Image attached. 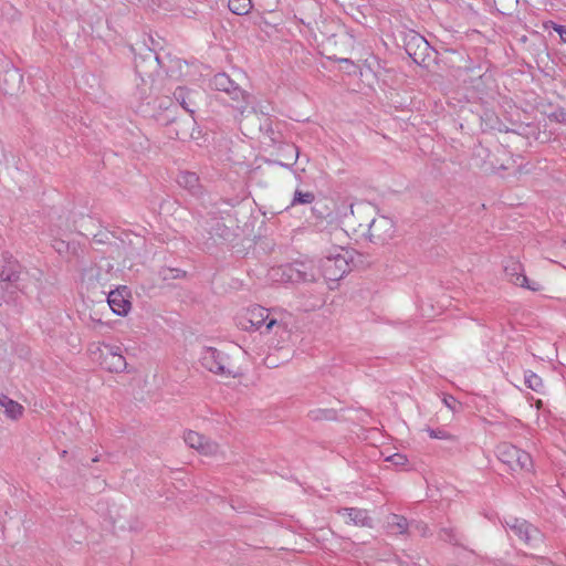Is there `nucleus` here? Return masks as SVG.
Wrapping results in <instances>:
<instances>
[{"instance_id": "1", "label": "nucleus", "mask_w": 566, "mask_h": 566, "mask_svg": "<svg viewBox=\"0 0 566 566\" xmlns=\"http://www.w3.org/2000/svg\"><path fill=\"white\" fill-rule=\"evenodd\" d=\"M279 271L274 270L272 276L275 277ZM281 271L287 282H314L321 276L327 281H338L349 271L348 251L336 247L319 259L316 266L287 265Z\"/></svg>"}, {"instance_id": "2", "label": "nucleus", "mask_w": 566, "mask_h": 566, "mask_svg": "<svg viewBox=\"0 0 566 566\" xmlns=\"http://www.w3.org/2000/svg\"><path fill=\"white\" fill-rule=\"evenodd\" d=\"M239 326L245 331H274L276 334L280 331L286 332L289 322L284 313L270 311L260 305H254L247 308L245 314L239 318Z\"/></svg>"}, {"instance_id": "3", "label": "nucleus", "mask_w": 566, "mask_h": 566, "mask_svg": "<svg viewBox=\"0 0 566 566\" xmlns=\"http://www.w3.org/2000/svg\"><path fill=\"white\" fill-rule=\"evenodd\" d=\"M200 361L206 369L222 377L234 378L240 374L226 354L212 347L203 348Z\"/></svg>"}, {"instance_id": "4", "label": "nucleus", "mask_w": 566, "mask_h": 566, "mask_svg": "<svg viewBox=\"0 0 566 566\" xmlns=\"http://www.w3.org/2000/svg\"><path fill=\"white\" fill-rule=\"evenodd\" d=\"M496 454L499 460L506 464L512 471H531L533 468L531 455L509 442L500 443L496 448Z\"/></svg>"}, {"instance_id": "5", "label": "nucleus", "mask_w": 566, "mask_h": 566, "mask_svg": "<svg viewBox=\"0 0 566 566\" xmlns=\"http://www.w3.org/2000/svg\"><path fill=\"white\" fill-rule=\"evenodd\" d=\"M505 527L528 546L535 547L543 541L541 531L525 520L517 517L505 518Z\"/></svg>"}, {"instance_id": "6", "label": "nucleus", "mask_w": 566, "mask_h": 566, "mask_svg": "<svg viewBox=\"0 0 566 566\" xmlns=\"http://www.w3.org/2000/svg\"><path fill=\"white\" fill-rule=\"evenodd\" d=\"M211 86L217 91L228 93L231 99L238 103L235 107L243 113L248 105L249 95L238 85H235L227 74H216L211 80Z\"/></svg>"}, {"instance_id": "7", "label": "nucleus", "mask_w": 566, "mask_h": 566, "mask_svg": "<svg viewBox=\"0 0 566 566\" xmlns=\"http://www.w3.org/2000/svg\"><path fill=\"white\" fill-rule=\"evenodd\" d=\"M98 349L102 358L101 365L105 369L111 373H122L126 369L127 363L119 346L103 343Z\"/></svg>"}, {"instance_id": "8", "label": "nucleus", "mask_w": 566, "mask_h": 566, "mask_svg": "<svg viewBox=\"0 0 566 566\" xmlns=\"http://www.w3.org/2000/svg\"><path fill=\"white\" fill-rule=\"evenodd\" d=\"M504 272L511 283L516 286L525 287L531 291H539L541 284L535 281H530L524 273L522 263L515 259H510L505 262Z\"/></svg>"}, {"instance_id": "9", "label": "nucleus", "mask_w": 566, "mask_h": 566, "mask_svg": "<svg viewBox=\"0 0 566 566\" xmlns=\"http://www.w3.org/2000/svg\"><path fill=\"white\" fill-rule=\"evenodd\" d=\"M395 226L391 219L380 216L369 223L368 234L371 240L385 242L392 237Z\"/></svg>"}, {"instance_id": "10", "label": "nucleus", "mask_w": 566, "mask_h": 566, "mask_svg": "<svg viewBox=\"0 0 566 566\" xmlns=\"http://www.w3.org/2000/svg\"><path fill=\"white\" fill-rule=\"evenodd\" d=\"M428 41L418 33H412L406 42V52L417 64L423 63L429 54Z\"/></svg>"}, {"instance_id": "11", "label": "nucleus", "mask_w": 566, "mask_h": 566, "mask_svg": "<svg viewBox=\"0 0 566 566\" xmlns=\"http://www.w3.org/2000/svg\"><path fill=\"white\" fill-rule=\"evenodd\" d=\"M107 303L114 314L125 316L130 310L129 293L126 286L117 287L107 295Z\"/></svg>"}, {"instance_id": "12", "label": "nucleus", "mask_w": 566, "mask_h": 566, "mask_svg": "<svg viewBox=\"0 0 566 566\" xmlns=\"http://www.w3.org/2000/svg\"><path fill=\"white\" fill-rule=\"evenodd\" d=\"M186 444L196 449L203 455H212L218 452L219 446L196 431H187L184 434Z\"/></svg>"}, {"instance_id": "13", "label": "nucleus", "mask_w": 566, "mask_h": 566, "mask_svg": "<svg viewBox=\"0 0 566 566\" xmlns=\"http://www.w3.org/2000/svg\"><path fill=\"white\" fill-rule=\"evenodd\" d=\"M174 97L185 111L192 115L198 107L197 99L201 97V93L186 87H177Z\"/></svg>"}, {"instance_id": "14", "label": "nucleus", "mask_w": 566, "mask_h": 566, "mask_svg": "<svg viewBox=\"0 0 566 566\" xmlns=\"http://www.w3.org/2000/svg\"><path fill=\"white\" fill-rule=\"evenodd\" d=\"M338 513L343 516H347L348 520L357 526H371V518L368 515V512L363 509L349 507L342 509Z\"/></svg>"}, {"instance_id": "15", "label": "nucleus", "mask_w": 566, "mask_h": 566, "mask_svg": "<svg viewBox=\"0 0 566 566\" xmlns=\"http://www.w3.org/2000/svg\"><path fill=\"white\" fill-rule=\"evenodd\" d=\"M180 187L189 190L192 195L200 192L199 177L191 171H181L177 177Z\"/></svg>"}, {"instance_id": "16", "label": "nucleus", "mask_w": 566, "mask_h": 566, "mask_svg": "<svg viewBox=\"0 0 566 566\" xmlns=\"http://www.w3.org/2000/svg\"><path fill=\"white\" fill-rule=\"evenodd\" d=\"M0 405L3 407L6 415L11 419H18L23 413V407L7 396L0 398Z\"/></svg>"}, {"instance_id": "17", "label": "nucleus", "mask_w": 566, "mask_h": 566, "mask_svg": "<svg viewBox=\"0 0 566 566\" xmlns=\"http://www.w3.org/2000/svg\"><path fill=\"white\" fill-rule=\"evenodd\" d=\"M229 10L238 15L248 14L252 9L251 0H229Z\"/></svg>"}, {"instance_id": "18", "label": "nucleus", "mask_w": 566, "mask_h": 566, "mask_svg": "<svg viewBox=\"0 0 566 566\" xmlns=\"http://www.w3.org/2000/svg\"><path fill=\"white\" fill-rule=\"evenodd\" d=\"M3 80L6 83H8V82L12 83L11 85H8L2 88L4 91V93H11V91H13L15 88V86H19V84L21 83L22 75L19 73L18 70L10 69L3 73Z\"/></svg>"}, {"instance_id": "19", "label": "nucleus", "mask_w": 566, "mask_h": 566, "mask_svg": "<svg viewBox=\"0 0 566 566\" xmlns=\"http://www.w3.org/2000/svg\"><path fill=\"white\" fill-rule=\"evenodd\" d=\"M524 384L527 388L536 392H542L544 388L542 378L531 370L524 373Z\"/></svg>"}, {"instance_id": "20", "label": "nucleus", "mask_w": 566, "mask_h": 566, "mask_svg": "<svg viewBox=\"0 0 566 566\" xmlns=\"http://www.w3.org/2000/svg\"><path fill=\"white\" fill-rule=\"evenodd\" d=\"M388 525L392 532L398 534H405L408 530V521L406 517L397 514H392L388 521Z\"/></svg>"}, {"instance_id": "21", "label": "nucleus", "mask_w": 566, "mask_h": 566, "mask_svg": "<svg viewBox=\"0 0 566 566\" xmlns=\"http://www.w3.org/2000/svg\"><path fill=\"white\" fill-rule=\"evenodd\" d=\"M142 62H149L157 66L159 65V57L150 49H146V53L144 55H140V61L137 57L135 59V66L137 72L139 73L143 72Z\"/></svg>"}, {"instance_id": "22", "label": "nucleus", "mask_w": 566, "mask_h": 566, "mask_svg": "<svg viewBox=\"0 0 566 566\" xmlns=\"http://www.w3.org/2000/svg\"><path fill=\"white\" fill-rule=\"evenodd\" d=\"M315 199V196L311 191H300L296 190L292 200V205H305V203H312Z\"/></svg>"}, {"instance_id": "23", "label": "nucleus", "mask_w": 566, "mask_h": 566, "mask_svg": "<svg viewBox=\"0 0 566 566\" xmlns=\"http://www.w3.org/2000/svg\"><path fill=\"white\" fill-rule=\"evenodd\" d=\"M1 281L4 282H17L19 279V273L13 269V265L9 268H4L0 273Z\"/></svg>"}, {"instance_id": "24", "label": "nucleus", "mask_w": 566, "mask_h": 566, "mask_svg": "<svg viewBox=\"0 0 566 566\" xmlns=\"http://www.w3.org/2000/svg\"><path fill=\"white\" fill-rule=\"evenodd\" d=\"M427 431L430 438L433 439L448 440L451 438V436L446 430L442 429H428Z\"/></svg>"}, {"instance_id": "25", "label": "nucleus", "mask_w": 566, "mask_h": 566, "mask_svg": "<svg viewBox=\"0 0 566 566\" xmlns=\"http://www.w3.org/2000/svg\"><path fill=\"white\" fill-rule=\"evenodd\" d=\"M389 461L394 463L396 467H403L407 463V457L401 453H395L388 458Z\"/></svg>"}, {"instance_id": "26", "label": "nucleus", "mask_w": 566, "mask_h": 566, "mask_svg": "<svg viewBox=\"0 0 566 566\" xmlns=\"http://www.w3.org/2000/svg\"><path fill=\"white\" fill-rule=\"evenodd\" d=\"M443 403L446 405V407H448L452 411H455L457 410V406L459 405L457 399L454 397H452V396H444Z\"/></svg>"}, {"instance_id": "27", "label": "nucleus", "mask_w": 566, "mask_h": 566, "mask_svg": "<svg viewBox=\"0 0 566 566\" xmlns=\"http://www.w3.org/2000/svg\"><path fill=\"white\" fill-rule=\"evenodd\" d=\"M554 30L558 33L562 41H564L566 43V27L556 24L554 27Z\"/></svg>"}, {"instance_id": "28", "label": "nucleus", "mask_w": 566, "mask_h": 566, "mask_svg": "<svg viewBox=\"0 0 566 566\" xmlns=\"http://www.w3.org/2000/svg\"><path fill=\"white\" fill-rule=\"evenodd\" d=\"M53 248L59 252L63 253L67 250V244L64 241H55Z\"/></svg>"}, {"instance_id": "29", "label": "nucleus", "mask_w": 566, "mask_h": 566, "mask_svg": "<svg viewBox=\"0 0 566 566\" xmlns=\"http://www.w3.org/2000/svg\"><path fill=\"white\" fill-rule=\"evenodd\" d=\"M289 151H290V159H292L294 163L298 157V149L295 146H291V147H289Z\"/></svg>"}, {"instance_id": "30", "label": "nucleus", "mask_w": 566, "mask_h": 566, "mask_svg": "<svg viewBox=\"0 0 566 566\" xmlns=\"http://www.w3.org/2000/svg\"><path fill=\"white\" fill-rule=\"evenodd\" d=\"M442 537L446 539V541H452V536L449 535L447 532H444V535H442Z\"/></svg>"}, {"instance_id": "31", "label": "nucleus", "mask_w": 566, "mask_h": 566, "mask_svg": "<svg viewBox=\"0 0 566 566\" xmlns=\"http://www.w3.org/2000/svg\"><path fill=\"white\" fill-rule=\"evenodd\" d=\"M175 63H176V65H178V66H180V65H181L180 60H176V61H175Z\"/></svg>"}, {"instance_id": "32", "label": "nucleus", "mask_w": 566, "mask_h": 566, "mask_svg": "<svg viewBox=\"0 0 566 566\" xmlns=\"http://www.w3.org/2000/svg\"><path fill=\"white\" fill-rule=\"evenodd\" d=\"M536 406H537V408H541V406H542V401H541V400H538V401L536 402Z\"/></svg>"}]
</instances>
